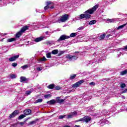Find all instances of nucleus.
<instances>
[{
    "label": "nucleus",
    "mask_w": 127,
    "mask_h": 127,
    "mask_svg": "<svg viewBox=\"0 0 127 127\" xmlns=\"http://www.w3.org/2000/svg\"><path fill=\"white\" fill-rule=\"evenodd\" d=\"M106 36V34H103L102 35H101L99 38L98 39H99L100 40H102L103 39H104L105 38V37Z\"/></svg>",
    "instance_id": "aec40b11"
},
{
    "label": "nucleus",
    "mask_w": 127,
    "mask_h": 127,
    "mask_svg": "<svg viewBox=\"0 0 127 127\" xmlns=\"http://www.w3.org/2000/svg\"><path fill=\"white\" fill-rule=\"evenodd\" d=\"M75 53H80L79 52H75Z\"/></svg>",
    "instance_id": "bf43d9fd"
},
{
    "label": "nucleus",
    "mask_w": 127,
    "mask_h": 127,
    "mask_svg": "<svg viewBox=\"0 0 127 127\" xmlns=\"http://www.w3.org/2000/svg\"><path fill=\"white\" fill-rule=\"evenodd\" d=\"M57 103L58 104H62L64 102L65 99H60V97H57L56 99Z\"/></svg>",
    "instance_id": "f8f14e48"
},
{
    "label": "nucleus",
    "mask_w": 127,
    "mask_h": 127,
    "mask_svg": "<svg viewBox=\"0 0 127 127\" xmlns=\"http://www.w3.org/2000/svg\"><path fill=\"white\" fill-rule=\"evenodd\" d=\"M20 82H24V81H26V78H25V77L24 76H21L20 77Z\"/></svg>",
    "instance_id": "c756f323"
},
{
    "label": "nucleus",
    "mask_w": 127,
    "mask_h": 127,
    "mask_svg": "<svg viewBox=\"0 0 127 127\" xmlns=\"http://www.w3.org/2000/svg\"><path fill=\"white\" fill-rule=\"evenodd\" d=\"M19 58V55H17L9 58L8 60L9 62H13V61H15L16 59H18Z\"/></svg>",
    "instance_id": "9d476101"
},
{
    "label": "nucleus",
    "mask_w": 127,
    "mask_h": 127,
    "mask_svg": "<svg viewBox=\"0 0 127 127\" xmlns=\"http://www.w3.org/2000/svg\"><path fill=\"white\" fill-rule=\"evenodd\" d=\"M44 97L45 98V99H49V98H51V94H46L44 96Z\"/></svg>",
    "instance_id": "a878e982"
},
{
    "label": "nucleus",
    "mask_w": 127,
    "mask_h": 127,
    "mask_svg": "<svg viewBox=\"0 0 127 127\" xmlns=\"http://www.w3.org/2000/svg\"><path fill=\"white\" fill-rule=\"evenodd\" d=\"M46 60V58L44 57L43 58L40 59V61H45Z\"/></svg>",
    "instance_id": "de8ad7c7"
},
{
    "label": "nucleus",
    "mask_w": 127,
    "mask_h": 127,
    "mask_svg": "<svg viewBox=\"0 0 127 127\" xmlns=\"http://www.w3.org/2000/svg\"><path fill=\"white\" fill-rule=\"evenodd\" d=\"M126 74H127V69L122 71L120 72V75L122 76H124V75H126Z\"/></svg>",
    "instance_id": "4be33fe9"
},
{
    "label": "nucleus",
    "mask_w": 127,
    "mask_h": 127,
    "mask_svg": "<svg viewBox=\"0 0 127 127\" xmlns=\"http://www.w3.org/2000/svg\"><path fill=\"white\" fill-rule=\"evenodd\" d=\"M51 53L54 55H56V54H58V50H54L52 51Z\"/></svg>",
    "instance_id": "b1692460"
},
{
    "label": "nucleus",
    "mask_w": 127,
    "mask_h": 127,
    "mask_svg": "<svg viewBox=\"0 0 127 127\" xmlns=\"http://www.w3.org/2000/svg\"><path fill=\"white\" fill-rule=\"evenodd\" d=\"M93 109V106H91L90 107H88V109L89 110V112L91 110V109Z\"/></svg>",
    "instance_id": "864d4df0"
},
{
    "label": "nucleus",
    "mask_w": 127,
    "mask_h": 127,
    "mask_svg": "<svg viewBox=\"0 0 127 127\" xmlns=\"http://www.w3.org/2000/svg\"><path fill=\"white\" fill-rule=\"evenodd\" d=\"M21 68H22L23 70H25V69H27V68H28V65L26 64V65L22 66Z\"/></svg>",
    "instance_id": "473e14b6"
},
{
    "label": "nucleus",
    "mask_w": 127,
    "mask_h": 127,
    "mask_svg": "<svg viewBox=\"0 0 127 127\" xmlns=\"http://www.w3.org/2000/svg\"><path fill=\"white\" fill-rule=\"evenodd\" d=\"M24 124H25V121H24L23 122H20L19 123V125H20L21 126H23V125H24Z\"/></svg>",
    "instance_id": "8fccbe9b"
},
{
    "label": "nucleus",
    "mask_w": 127,
    "mask_h": 127,
    "mask_svg": "<svg viewBox=\"0 0 127 127\" xmlns=\"http://www.w3.org/2000/svg\"><path fill=\"white\" fill-rule=\"evenodd\" d=\"M35 124H36V120L29 122V123L28 124V126H32V125H35Z\"/></svg>",
    "instance_id": "5701e85b"
},
{
    "label": "nucleus",
    "mask_w": 127,
    "mask_h": 127,
    "mask_svg": "<svg viewBox=\"0 0 127 127\" xmlns=\"http://www.w3.org/2000/svg\"><path fill=\"white\" fill-rule=\"evenodd\" d=\"M99 124L100 125H102V124H104V125L105 124H109V121L108 120H106V119H102Z\"/></svg>",
    "instance_id": "f3484780"
},
{
    "label": "nucleus",
    "mask_w": 127,
    "mask_h": 127,
    "mask_svg": "<svg viewBox=\"0 0 127 127\" xmlns=\"http://www.w3.org/2000/svg\"><path fill=\"white\" fill-rule=\"evenodd\" d=\"M13 41H15V38H12L7 40V42H12Z\"/></svg>",
    "instance_id": "393cba45"
},
{
    "label": "nucleus",
    "mask_w": 127,
    "mask_h": 127,
    "mask_svg": "<svg viewBox=\"0 0 127 127\" xmlns=\"http://www.w3.org/2000/svg\"><path fill=\"white\" fill-rule=\"evenodd\" d=\"M99 7L98 5H96L94 6L92 8L89 9L88 10H86L84 13L85 14H81L80 15L79 17V19H83V18H86V19H88L89 18H91V15L94 13V11L97 10V8Z\"/></svg>",
    "instance_id": "f257e3e1"
},
{
    "label": "nucleus",
    "mask_w": 127,
    "mask_h": 127,
    "mask_svg": "<svg viewBox=\"0 0 127 127\" xmlns=\"http://www.w3.org/2000/svg\"><path fill=\"white\" fill-rule=\"evenodd\" d=\"M51 4H52V2H51V1L47 2V5H48L49 6H53V5H50Z\"/></svg>",
    "instance_id": "a19ab883"
},
{
    "label": "nucleus",
    "mask_w": 127,
    "mask_h": 127,
    "mask_svg": "<svg viewBox=\"0 0 127 127\" xmlns=\"http://www.w3.org/2000/svg\"><path fill=\"white\" fill-rule=\"evenodd\" d=\"M66 57L67 59H69L70 61H73V60H76L78 57L76 56H72L70 55H66Z\"/></svg>",
    "instance_id": "1a4fd4ad"
},
{
    "label": "nucleus",
    "mask_w": 127,
    "mask_h": 127,
    "mask_svg": "<svg viewBox=\"0 0 127 127\" xmlns=\"http://www.w3.org/2000/svg\"><path fill=\"white\" fill-rule=\"evenodd\" d=\"M10 78H11V79H15V78H16V75L10 74Z\"/></svg>",
    "instance_id": "4c0bfd02"
},
{
    "label": "nucleus",
    "mask_w": 127,
    "mask_h": 127,
    "mask_svg": "<svg viewBox=\"0 0 127 127\" xmlns=\"http://www.w3.org/2000/svg\"><path fill=\"white\" fill-rule=\"evenodd\" d=\"M97 22L96 20H92L90 21L89 23V25H93V24H95Z\"/></svg>",
    "instance_id": "412c9836"
},
{
    "label": "nucleus",
    "mask_w": 127,
    "mask_h": 127,
    "mask_svg": "<svg viewBox=\"0 0 127 127\" xmlns=\"http://www.w3.org/2000/svg\"><path fill=\"white\" fill-rule=\"evenodd\" d=\"M75 127H81V126H78V125H75Z\"/></svg>",
    "instance_id": "6e6d98bb"
},
{
    "label": "nucleus",
    "mask_w": 127,
    "mask_h": 127,
    "mask_svg": "<svg viewBox=\"0 0 127 127\" xmlns=\"http://www.w3.org/2000/svg\"><path fill=\"white\" fill-rule=\"evenodd\" d=\"M108 103V101H105L104 103H103V106H105V105H107Z\"/></svg>",
    "instance_id": "5fc2aeb1"
},
{
    "label": "nucleus",
    "mask_w": 127,
    "mask_h": 127,
    "mask_svg": "<svg viewBox=\"0 0 127 127\" xmlns=\"http://www.w3.org/2000/svg\"><path fill=\"white\" fill-rule=\"evenodd\" d=\"M120 86L122 89H124V88H126V84L125 83H121Z\"/></svg>",
    "instance_id": "ea45409f"
},
{
    "label": "nucleus",
    "mask_w": 127,
    "mask_h": 127,
    "mask_svg": "<svg viewBox=\"0 0 127 127\" xmlns=\"http://www.w3.org/2000/svg\"><path fill=\"white\" fill-rule=\"evenodd\" d=\"M66 117V115H60L59 117V119L60 120H62V119H64V118H65Z\"/></svg>",
    "instance_id": "2f4dec72"
},
{
    "label": "nucleus",
    "mask_w": 127,
    "mask_h": 127,
    "mask_svg": "<svg viewBox=\"0 0 127 127\" xmlns=\"http://www.w3.org/2000/svg\"><path fill=\"white\" fill-rule=\"evenodd\" d=\"M121 49H122V50H126L127 51V46H125L124 48H122Z\"/></svg>",
    "instance_id": "3c124183"
},
{
    "label": "nucleus",
    "mask_w": 127,
    "mask_h": 127,
    "mask_svg": "<svg viewBox=\"0 0 127 127\" xmlns=\"http://www.w3.org/2000/svg\"><path fill=\"white\" fill-rule=\"evenodd\" d=\"M48 31H47L46 32V35H47L48 34Z\"/></svg>",
    "instance_id": "4d7b16f0"
},
{
    "label": "nucleus",
    "mask_w": 127,
    "mask_h": 127,
    "mask_svg": "<svg viewBox=\"0 0 127 127\" xmlns=\"http://www.w3.org/2000/svg\"><path fill=\"white\" fill-rule=\"evenodd\" d=\"M44 38V37H40L35 39L34 41L35 42H40V41H42Z\"/></svg>",
    "instance_id": "ddd939ff"
},
{
    "label": "nucleus",
    "mask_w": 127,
    "mask_h": 127,
    "mask_svg": "<svg viewBox=\"0 0 127 127\" xmlns=\"http://www.w3.org/2000/svg\"><path fill=\"white\" fill-rule=\"evenodd\" d=\"M107 21L109 22H115V21H116V19H107Z\"/></svg>",
    "instance_id": "cd10ccee"
},
{
    "label": "nucleus",
    "mask_w": 127,
    "mask_h": 127,
    "mask_svg": "<svg viewBox=\"0 0 127 127\" xmlns=\"http://www.w3.org/2000/svg\"><path fill=\"white\" fill-rule=\"evenodd\" d=\"M91 117L89 116H85L83 118H81L78 120H77V122H83V123H86V124H88L89 122H91Z\"/></svg>",
    "instance_id": "20e7f679"
},
{
    "label": "nucleus",
    "mask_w": 127,
    "mask_h": 127,
    "mask_svg": "<svg viewBox=\"0 0 127 127\" xmlns=\"http://www.w3.org/2000/svg\"><path fill=\"white\" fill-rule=\"evenodd\" d=\"M54 87H55V85H54V84H51V85H49L47 87L49 89H53L54 88Z\"/></svg>",
    "instance_id": "72a5a7b5"
},
{
    "label": "nucleus",
    "mask_w": 127,
    "mask_h": 127,
    "mask_svg": "<svg viewBox=\"0 0 127 127\" xmlns=\"http://www.w3.org/2000/svg\"><path fill=\"white\" fill-rule=\"evenodd\" d=\"M4 35H6V34H4Z\"/></svg>",
    "instance_id": "052dcab7"
},
{
    "label": "nucleus",
    "mask_w": 127,
    "mask_h": 127,
    "mask_svg": "<svg viewBox=\"0 0 127 127\" xmlns=\"http://www.w3.org/2000/svg\"><path fill=\"white\" fill-rule=\"evenodd\" d=\"M84 80L82 79L79 80L78 82L74 83L72 85V88H77V87H79L80 85H82L83 83H84Z\"/></svg>",
    "instance_id": "6e6552de"
},
{
    "label": "nucleus",
    "mask_w": 127,
    "mask_h": 127,
    "mask_svg": "<svg viewBox=\"0 0 127 127\" xmlns=\"http://www.w3.org/2000/svg\"><path fill=\"white\" fill-rule=\"evenodd\" d=\"M75 78H76V74H72L70 75V79L73 80V79H75Z\"/></svg>",
    "instance_id": "c9c22d12"
},
{
    "label": "nucleus",
    "mask_w": 127,
    "mask_h": 127,
    "mask_svg": "<svg viewBox=\"0 0 127 127\" xmlns=\"http://www.w3.org/2000/svg\"><path fill=\"white\" fill-rule=\"evenodd\" d=\"M60 54L61 55H62V54H64V51H61L60 53Z\"/></svg>",
    "instance_id": "603ef678"
},
{
    "label": "nucleus",
    "mask_w": 127,
    "mask_h": 127,
    "mask_svg": "<svg viewBox=\"0 0 127 127\" xmlns=\"http://www.w3.org/2000/svg\"><path fill=\"white\" fill-rule=\"evenodd\" d=\"M55 89H56V90H60V89H61V88L60 87V86H57L55 87Z\"/></svg>",
    "instance_id": "a18cd8bd"
},
{
    "label": "nucleus",
    "mask_w": 127,
    "mask_h": 127,
    "mask_svg": "<svg viewBox=\"0 0 127 127\" xmlns=\"http://www.w3.org/2000/svg\"><path fill=\"white\" fill-rule=\"evenodd\" d=\"M8 3H10V2H9Z\"/></svg>",
    "instance_id": "e2e57ef3"
},
{
    "label": "nucleus",
    "mask_w": 127,
    "mask_h": 127,
    "mask_svg": "<svg viewBox=\"0 0 127 127\" xmlns=\"http://www.w3.org/2000/svg\"><path fill=\"white\" fill-rule=\"evenodd\" d=\"M85 28L84 26H81L79 27L77 29L78 30H83V29H84Z\"/></svg>",
    "instance_id": "79ce46f5"
},
{
    "label": "nucleus",
    "mask_w": 127,
    "mask_h": 127,
    "mask_svg": "<svg viewBox=\"0 0 127 127\" xmlns=\"http://www.w3.org/2000/svg\"><path fill=\"white\" fill-rule=\"evenodd\" d=\"M17 114H18V111H14L11 115H10L9 118H14Z\"/></svg>",
    "instance_id": "2eb2a0df"
},
{
    "label": "nucleus",
    "mask_w": 127,
    "mask_h": 127,
    "mask_svg": "<svg viewBox=\"0 0 127 127\" xmlns=\"http://www.w3.org/2000/svg\"><path fill=\"white\" fill-rule=\"evenodd\" d=\"M78 113L77 112L74 111L69 113L68 115H66V119H72V118H74V117H76Z\"/></svg>",
    "instance_id": "39448f33"
},
{
    "label": "nucleus",
    "mask_w": 127,
    "mask_h": 127,
    "mask_svg": "<svg viewBox=\"0 0 127 127\" xmlns=\"http://www.w3.org/2000/svg\"><path fill=\"white\" fill-rule=\"evenodd\" d=\"M115 31H116V30H114L111 33L107 35L106 38H109V37H110V36H112V37H115L116 36Z\"/></svg>",
    "instance_id": "9b49d317"
},
{
    "label": "nucleus",
    "mask_w": 127,
    "mask_h": 127,
    "mask_svg": "<svg viewBox=\"0 0 127 127\" xmlns=\"http://www.w3.org/2000/svg\"><path fill=\"white\" fill-rule=\"evenodd\" d=\"M102 115L106 116V115H107V114H108V111L107 110H105L102 112Z\"/></svg>",
    "instance_id": "58836bf2"
},
{
    "label": "nucleus",
    "mask_w": 127,
    "mask_h": 127,
    "mask_svg": "<svg viewBox=\"0 0 127 127\" xmlns=\"http://www.w3.org/2000/svg\"><path fill=\"white\" fill-rule=\"evenodd\" d=\"M89 85L90 86H95V85H96V83L94 82H92L89 83Z\"/></svg>",
    "instance_id": "c03bdc74"
},
{
    "label": "nucleus",
    "mask_w": 127,
    "mask_h": 127,
    "mask_svg": "<svg viewBox=\"0 0 127 127\" xmlns=\"http://www.w3.org/2000/svg\"><path fill=\"white\" fill-rule=\"evenodd\" d=\"M37 70H38V71H41V70H42V67H38L37 68Z\"/></svg>",
    "instance_id": "09e8293b"
},
{
    "label": "nucleus",
    "mask_w": 127,
    "mask_h": 127,
    "mask_svg": "<svg viewBox=\"0 0 127 127\" xmlns=\"http://www.w3.org/2000/svg\"><path fill=\"white\" fill-rule=\"evenodd\" d=\"M33 92V90L31 89L30 90H28L25 92V94L27 95V96H28L31 94Z\"/></svg>",
    "instance_id": "6ab92c4d"
},
{
    "label": "nucleus",
    "mask_w": 127,
    "mask_h": 127,
    "mask_svg": "<svg viewBox=\"0 0 127 127\" xmlns=\"http://www.w3.org/2000/svg\"><path fill=\"white\" fill-rule=\"evenodd\" d=\"M127 89H125L123 91L121 92V94H125V93H127Z\"/></svg>",
    "instance_id": "49530a36"
},
{
    "label": "nucleus",
    "mask_w": 127,
    "mask_h": 127,
    "mask_svg": "<svg viewBox=\"0 0 127 127\" xmlns=\"http://www.w3.org/2000/svg\"><path fill=\"white\" fill-rule=\"evenodd\" d=\"M25 117H26V115H23V114H22V115H20L19 116V118H18V119H19V120H21V119H24V118H25Z\"/></svg>",
    "instance_id": "7c9ffc66"
},
{
    "label": "nucleus",
    "mask_w": 127,
    "mask_h": 127,
    "mask_svg": "<svg viewBox=\"0 0 127 127\" xmlns=\"http://www.w3.org/2000/svg\"><path fill=\"white\" fill-rule=\"evenodd\" d=\"M68 16L67 14H64V15H63L59 20V23H60V21L61 22H65V21L68 19Z\"/></svg>",
    "instance_id": "423d86ee"
},
{
    "label": "nucleus",
    "mask_w": 127,
    "mask_h": 127,
    "mask_svg": "<svg viewBox=\"0 0 127 127\" xmlns=\"http://www.w3.org/2000/svg\"><path fill=\"white\" fill-rule=\"evenodd\" d=\"M126 26V24H123L121 26H119L118 28L117 29H122V28H124Z\"/></svg>",
    "instance_id": "f704fd0d"
},
{
    "label": "nucleus",
    "mask_w": 127,
    "mask_h": 127,
    "mask_svg": "<svg viewBox=\"0 0 127 127\" xmlns=\"http://www.w3.org/2000/svg\"><path fill=\"white\" fill-rule=\"evenodd\" d=\"M11 65L13 66V67H16V66H17V63H12Z\"/></svg>",
    "instance_id": "37998d69"
},
{
    "label": "nucleus",
    "mask_w": 127,
    "mask_h": 127,
    "mask_svg": "<svg viewBox=\"0 0 127 127\" xmlns=\"http://www.w3.org/2000/svg\"><path fill=\"white\" fill-rule=\"evenodd\" d=\"M42 101H43L42 99L41 98L35 101L34 104H37L38 103H41L42 102Z\"/></svg>",
    "instance_id": "bb28decb"
},
{
    "label": "nucleus",
    "mask_w": 127,
    "mask_h": 127,
    "mask_svg": "<svg viewBox=\"0 0 127 127\" xmlns=\"http://www.w3.org/2000/svg\"><path fill=\"white\" fill-rule=\"evenodd\" d=\"M28 29V27L27 26H24L21 29V30L18 32L15 35V37L16 38H19L20 36H21V35L22 34L23 32H24L26 30H27Z\"/></svg>",
    "instance_id": "7ed1b4c3"
},
{
    "label": "nucleus",
    "mask_w": 127,
    "mask_h": 127,
    "mask_svg": "<svg viewBox=\"0 0 127 127\" xmlns=\"http://www.w3.org/2000/svg\"><path fill=\"white\" fill-rule=\"evenodd\" d=\"M47 58H51V53H48L46 54Z\"/></svg>",
    "instance_id": "e433bc0d"
},
{
    "label": "nucleus",
    "mask_w": 127,
    "mask_h": 127,
    "mask_svg": "<svg viewBox=\"0 0 127 127\" xmlns=\"http://www.w3.org/2000/svg\"><path fill=\"white\" fill-rule=\"evenodd\" d=\"M0 1H1V0H0Z\"/></svg>",
    "instance_id": "680f3d73"
},
{
    "label": "nucleus",
    "mask_w": 127,
    "mask_h": 127,
    "mask_svg": "<svg viewBox=\"0 0 127 127\" xmlns=\"http://www.w3.org/2000/svg\"><path fill=\"white\" fill-rule=\"evenodd\" d=\"M69 38H70V37H69V36L63 35L58 40V42H60V41H63V40H65V39H69Z\"/></svg>",
    "instance_id": "0eeeda50"
},
{
    "label": "nucleus",
    "mask_w": 127,
    "mask_h": 127,
    "mask_svg": "<svg viewBox=\"0 0 127 127\" xmlns=\"http://www.w3.org/2000/svg\"><path fill=\"white\" fill-rule=\"evenodd\" d=\"M123 99H126V97L125 96H122Z\"/></svg>",
    "instance_id": "13d9d810"
},
{
    "label": "nucleus",
    "mask_w": 127,
    "mask_h": 127,
    "mask_svg": "<svg viewBox=\"0 0 127 127\" xmlns=\"http://www.w3.org/2000/svg\"><path fill=\"white\" fill-rule=\"evenodd\" d=\"M55 103H56V101H55V100L54 99H53L52 100H50L47 102V104L48 105H54Z\"/></svg>",
    "instance_id": "dca6fc26"
},
{
    "label": "nucleus",
    "mask_w": 127,
    "mask_h": 127,
    "mask_svg": "<svg viewBox=\"0 0 127 127\" xmlns=\"http://www.w3.org/2000/svg\"><path fill=\"white\" fill-rule=\"evenodd\" d=\"M30 114H31V110L30 109H26L24 111V114L26 116H28Z\"/></svg>",
    "instance_id": "4468645a"
},
{
    "label": "nucleus",
    "mask_w": 127,
    "mask_h": 127,
    "mask_svg": "<svg viewBox=\"0 0 127 127\" xmlns=\"http://www.w3.org/2000/svg\"><path fill=\"white\" fill-rule=\"evenodd\" d=\"M93 56L95 57V60L92 61V63H94V62H97L98 61L100 62V61H103V60H106V56H105V54L103 53L102 52H95Z\"/></svg>",
    "instance_id": "f03ea898"
},
{
    "label": "nucleus",
    "mask_w": 127,
    "mask_h": 127,
    "mask_svg": "<svg viewBox=\"0 0 127 127\" xmlns=\"http://www.w3.org/2000/svg\"><path fill=\"white\" fill-rule=\"evenodd\" d=\"M76 35H77V33H72L71 34H70V36H69V38L70 37H75Z\"/></svg>",
    "instance_id": "c85d7f7f"
},
{
    "label": "nucleus",
    "mask_w": 127,
    "mask_h": 127,
    "mask_svg": "<svg viewBox=\"0 0 127 127\" xmlns=\"http://www.w3.org/2000/svg\"><path fill=\"white\" fill-rule=\"evenodd\" d=\"M48 8H50L51 9H53V8H54V6H48V5H47V6H46L44 7L45 10H46L47 9H48Z\"/></svg>",
    "instance_id": "a211bd4d"
}]
</instances>
